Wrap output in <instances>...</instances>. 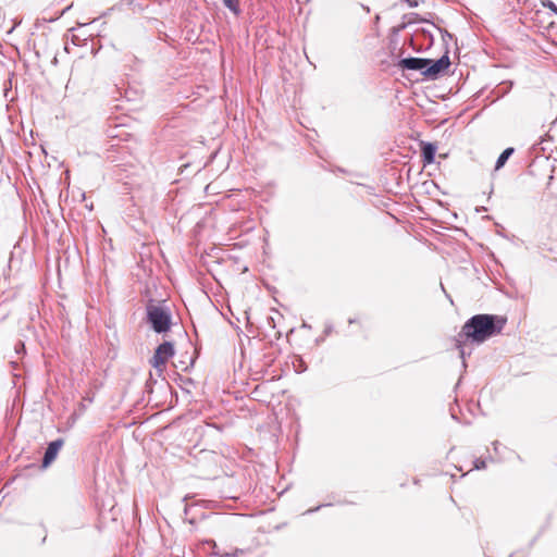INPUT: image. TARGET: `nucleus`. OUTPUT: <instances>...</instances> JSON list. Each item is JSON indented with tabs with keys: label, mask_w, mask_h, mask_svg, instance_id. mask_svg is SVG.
Returning <instances> with one entry per match:
<instances>
[{
	"label": "nucleus",
	"mask_w": 557,
	"mask_h": 557,
	"mask_svg": "<svg viewBox=\"0 0 557 557\" xmlns=\"http://www.w3.org/2000/svg\"><path fill=\"white\" fill-rule=\"evenodd\" d=\"M429 64H431L430 59L410 57L401 59L398 62V67L401 70L420 71L424 75Z\"/></svg>",
	"instance_id": "20e7f679"
},
{
	"label": "nucleus",
	"mask_w": 557,
	"mask_h": 557,
	"mask_svg": "<svg viewBox=\"0 0 557 557\" xmlns=\"http://www.w3.org/2000/svg\"><path fill=\"white\" fill-rule=\"evenodd\" d=\"M407 1H408L409 5H410L411 8H414V7H417V5H418V0H407Z\"/></svg>",
	"instance_id": "f8f14e48"
},
{
	"label": "nucleus",
	"mask_w": 557,
	"mask_h": 557,
	"mask_svg": "<svg viewBox=\"0 0 557 557\" xmlns=\"http://www.w3.org/2000/svg\"><path fill=\"white\" fill-rule=\"evenodd\" d=\"M486 467V462L484 460H481V459H476L475 462H474V468L480 470V469H484Z\"/></svg>",
	"instance_id": "9b49d317"
},
{
	"label": "nucleus",
	"mask_w": 557,
	"mask_h": 557,
	"mask_svg": "<svg viewBox=\"0 0 557 557\" xmlns=\"http://www.w3.org/2000/svg\"><path fill=\"white\" fill-rule=\"evenodd\" d=\"M318 509H319V507H318V508H314V509H309L307 512H313V511H315V510H318Z\"/></svg>",
	"instance_id": "4468645a"
},
{
	"label": "nucleus",
	"mask_w": 557,
	"mask_h": 557,
	"mask_svg": "<svg viewBox=\"0 0 557 557\" xmlns=\"http://www.w3.org/2000/svg\"><path fill=\"white\" fill-rule=\"evenodd\" d=\"M175 354L174 345L171 342H163L160 344L157 349L154 350L153 356L150 359V364L159 372L161 373L168 360L172 358Z\"/></svg>",
	"instance_id": "7ed1b4c3"
},
{
	"label": "nucleus",
	"mask_w": 557,
	"mask_h": 557,
	"mask_svg": "<svg viewBox=\"0 0 557 557\" xmlns=\"http://www.w3.org/2000/svg\"><path fill=\"white\" fill-rule=\"evenodd\" d=\"M78 39H79V38H78V36L73 35V37H72V41H73L75 45H77Z\"/></svg>",
	"instance_id": "ddd939ff"
},
{
	"label": "nucleus",
	"mask_w": 557,
	"mask_h": 557,
	"mask_svg": "<svg viewBox=\"0 0 557 557\" xmlns=\"http://www.w3.org/2000/svg\"><path fill=\"white\" fill-rule=\"evenodd\" d=\"M146 312L147 321L156 333L162 334L171 329L172 317L168 307L149 301L146 307Z\"/></svg>",
	"instance_id": "f03ea898"
},
{
	"label": "nucleus",
	"mask_w": 557,
	"mask_h": 557,
	"mask_svg": "<svg viewBox=\"0 0 557 557\" xmlns=\"http://www.w3.org/2000/svg\"><path fill=\"white\" fill-rule=\"evenodd\" d=\"M513 148H507L505 149L500 156L498 157L497 161H496V165H495V170H499L502 169L505 163L507 162V160L509 159V157L513 153Z\"/></svg>",
	"instance_id": "6e6552de"
},
{
	"label": "nucleus",
	"mask_w": 557,
	"mask_h": 557,
	"mask_svg": "<svg viewBox=\"0 0 557 557\" xmlns=\"http://www.w3.org/2000/svg\"><path fill=\"white\" fill-rule=\"evenodd\" d=\"M449 65H450V60H449L448 55H443L442 58H440L436 61L431 60V64H429L426 66L424 76L428 78L434 79L438 76V74H441L442 72L447 70L449 67Z\"/></svg>",
	"instance_id": "39448f33"
},
{
	"label": "nucleus",
	"mask_w": 557,
	"mask_h": 557,
	"mask_svg": "<svg viewBox=\"0 0 557 557\" xmlns=\"http://www.w3.org/2000/svg\"><path fill=\"white\" fill-rule=\"evenodd\" d=\"M86 24H82V23H78V27H83L85 26Z\"/></svg>",
	"instance_id": "f3484780"
},
{
	"label": "nucleus",
	"mask_w": 557,
	"mask_h": 557,
	"mask_svg": "<svg viewBox=\"0 0 557 557\" xmlns=\"http://www.w3.org/2000/svg\"><path fill=\"white\" fill-rule=\"evenodd\" d=\"M306 368L297 369L298 372H304Z\"/></svg>",
	"instance_id": "2eb2a0df"
},
{
	"label": "nucleus",
	"mask_w": 557,
	"mask_h": 557,
	"mask_svg": "<svg viewBox=\"0 0 557 557\" xmlns=\"http://www.w3.org/2000/svg\"><path fill=\"white\" fill-rule=\"evenodd\" d=\"M222 1H223V4L235 15H238L240 13L238 0H222Z\"/></svg>",
	"instance_id": "1a4fd4ad"
},
{
	"label": "nucleus",
	"mask_w": 557,
	"mask_h": 557,
	"mask_svg": "<svg viewBox=\"0 0 557 557\" xmlns=\"http://www.w3.org/2000/svg\"><path fill=\"white\" fill-rule=\"evenodd\" d=\"M16 346H21L22 348H24V344L21 342Z\"/></svg>",
	"instance_id": "dca6fc26"
},
{
	"label": "nucleus",
	"mask_w": 557,
	"mask_h": 557,
	"mask_svg": "<svg viewBox=\"0 0 557 557\" xmlns=\"http://www.w3.org/2000/svg\"><path fill=\"white\" fill-rule=\"evenodd\" d=\"M507 319L502 315L480 313L471 317L462 326L458 334V348L462 362H465L466 352L461 345L462 338L474 344H483L488 338L502 333ZM466 367V363H463Z\"/></svg>",
	"instance_id": "f257e3e1"
},
{
	"label": "nucleus",
	"mask_w": 557,
	"mask_h": 557,
	"mask_svg": "<svg viewBox=\"0 0 557 557\" xmlns=\"http://www.w3.org/2000/svg\"><path fill=\"white\" fill-rule=\"evenodd\" d=\"M64 441L62 438H58L49 443L42 459V467L47 468L50 466L57 458L60 449L63 447Z\"/></svg>",
	"instance_id": "423d86ee"
},
{
	"label": "nucleus",
	"mask_w": 557,
	"mask_h": 557,
	"mask_svg": "<svg viewBox=\"0 0 557 557\" xmlns=\"http://www.w3.org/2000/svg\"><path fill=\"white\" fill-rule=\"evenodd\" d=\"M246 552L244 549H234L232 553H225L221 557H237L239 555H244Z\"/></svg>",
	"instance_id": "9d476101"
},
{
	"label": "nucleus",
	"mask_w": 557,
	"mask_h": 557,
	"mask_svg": "<svg viewBox=\"0 0 557 557\" xmlns=\"http://www.w3.org/2000/svg\"><path fill=\"white\" fill-rule=\"evenodd\" d=\"M422 158L424 163L431 164L434 162L436 147L431 143H424L422 145Z\"/></svg>",
	"instance_id": "0eeeda50"
}]
</instances>
